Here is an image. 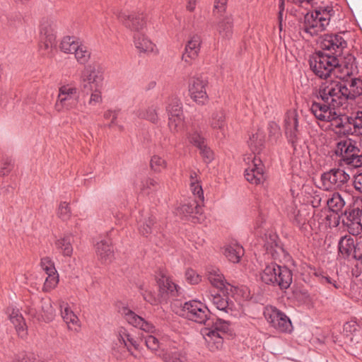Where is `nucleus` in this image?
Listing matches in <instances>:
<instances>
[{
	"instance_id": "obj_42",
	"label": "nucleus",
	"mask_w": 362,
	"mask_h": 362,
	"mask_svg": "<svg viewBox=\"0 0 362 362\" xmlns=\"http://www.w3.org/2000/svg\"><path fill=\"white\" fill-rule=\"evenodd\" d=\"M287 214L293 223L298 227L303 226L307 221L305 214L293 204L288 206Z\"/></svg>"
},
{
	"instance_id": "obj_55",
	"label": "nucleus",
	"mask_w": 362,
	"mask_h": 362,
	"mask_svg": "<svg viewBox=\"0 0 362 362\" xmlns=\"http://www.w3.org/2000/svg\"><path fill=\"white\" fill-rule=\"evenodd\" d=\"M102 88H96L94 89L89 90L90 92V97L88 100V104L90 105H96L97 104H100L103 101L102 93H101Z\"/></svg>"
},
{
	"instance_id": "obj_45",
	"label": "nucleus",
	"mask_w": 362,
	"mask_h": 362,
	"mask_svg": "<svg viewBox=\"0 0 362 362\" xmlns=\"http://www.w3.org/2000/svg\"><path fill=\"white\" fill-rule=\"evenodd\" d=\"M80 42L74 37L66 36L62 39L60 49L64 53H74L75 49L78 48Z\"/></svg>"
},
{
	"instance_id": "obj_19",
	"label": "nucleus",
	"mask_w": 362,
	"mask_h": 362,
	"mask_svg": "<svg viewBox=\"0 0 362 362\" xmlns=\"http://www.w3.org/2000/svg\"><path fill=\"white\" fill-rule=\"evenodd\" d=\"M118 19L129 29L136 33H144L146 27V20L144 13H126L119 12Z\"/></svg>"
},
{
	"instance_id": "obj_7",
	"label": "nucleus",
	"mask_w": 362,
	"mask_h": 362,
	"mask_svg": "<svg viewBox=\"0 0 362 362\" xmlns=\"http://www.w3.org/2000/svg\"><path fill=\"white\" fill-rule=\"evenodd\" d=\"M298 117L296 110H290L286 112L284 119L285 133L295 153H297L299 149H302L305 145L299 129Z\"/></svg>"
},
{
	"instance_id": "obj_47",
	"label": "nucleus",
	"mask_w": 362,
	"mask_h": 362,
	"mask_svg": "<svg viewBox=\"0 0 362 362\" xmlns=\"http://www.w3.org/2000/svg\"><path fill=\"white\" fill-rule=\"evenodd\" d=\"M350 135L362 136V112L355 117H350Z\"/></svg>"
},
{
	"instance_id": "obj_56",
	"label": "nucleus",
	"mask_w": 362,
	"mask_h": 362,
	"mask_svg": "<svg viewBox=\"0 0 362 362\" xmlns=\"http://www.w3.org/2000/svg\"><path fill=\"white\" fill-rule=\"evenodd\" d=\"M189 140L191 144L197 146L199 149L206 145L205 139L197 131L194 132L189 136Z\"/></svg>"
},
{
	"instance_id": "obj_11",
	"label": "nucleus",
	"mask_w": 362,
	"mask_h": 362,
	"mask_svg": "<svg viewBox=\"0 0 362 362\" xmlns=\"http://www.w3.org/2000/svg\"><path fill=\"white\" fill-rule=\"evenodd\" d=\"M103 74L99 66L89 65L81 74V88L84 93H88L89 90L103 88Z\"/></svg>"
},
{
	"instance_id": "obj_28",
	"label": "nucleus",
	"mask_w": 362,
	"mask_h": 362,
	"mask_svg": "<svg viewBox=\"0 0 362 362\" xmlns=\"http://www.w3.org/2000/svg\"><path fill=\"white\" fill-rule=\"evenodd\" d=\"M334 151L336 155L340 157L339 162L341 165L346 160V156H349L352 152L360 151V149L356 146L354 141L347 139L337 142Z\"/></svg>"
},
{
	"instance_id": "obj_23",
	"label": "nucleus",
	"mask_w": 362,
	"mask_h": 362,
	"mask_svg": "<svg viewBox=\"0 0 362 362\" xmlns=\"http://www.w3.org/2000/svg\"><path fill=\"white\" fill-rule=\"evenodd\" d=\"M6 313L11 322L15 326L18 336L21 338L25 337L27 335L26 325L20 310L14 306L11 305L7 308Z\"/></svg>"
},
{
	"instance_id": "obj_21",
	"label": "nucleus",
	"mask_w": 362,
	"mask_h": 362,
	"mask_svg": "<svg viewBox=\"0 0 362 362\" xmlns=\"http://www.w3.org/2000/svg\"><path fill=\"white\" fill-rule=\"evenodd\" d=\"M209 124L214 131L217 132L216 137L223 139L226 136L227 123L225 112L222 109L216 110L211 113Z\"/></svg>"
},
{
	"instance_id": "obj_25",
	"label": "nucleus",
	"mask_w": 362,
	"mask_h": 362,
	"mask_svg": "<svg viewBox=\"0 0 362 362\" xmlns=\"http://www.w3.org/2000/svg\"><path fill=\"white\" fill-rule=\"evenodd\" d=\"M202 204L198 200L190 198L187 203L182 204L177 208V213L192 220L197 218V215L202 214Z\"/></svg>"
},
{
	"instance_id": "obj_2",
	"label": "nucleus",
	"mask_w": 362,
	"mask_h": 362,
	"mask_svg": "<svg viewBox=\"0 0 362 362\" xmlns=\"http://www.w3.org/2000/svg\"><path fill=\"white\" fill-rule=\"evenodd\" d=\"M329 80L324 82L321 93L325 100L334 106H342L348 100H354L362 94V80L358 78L351 79Z\"/></svg>"
},
{
	"instance_id": "obj_15",
	"label": "nucleus",
	"mask_w": 362,
	"mask_h": 362,
	"mask_svg": "<svg viewBox=\"0 0 362 362\" xmlns=\"http://www.w3.org/2000/svg\"><path fill=\"white\" fill-rule=\"evenodd\" d=\"M206 78L202 75L192 77L189 81L188 90L191 98L199 105H204L208 100L206 87Z\"/></svg>"
},
{
	"instance_id": "obj_30",
	"label": "nucleus",
	"mask_w": 362,
	"mask_h": 362,
	"mask_svg": "<svg viewBox=\"0 0 362 362\" xmlns=\"http://www.w3.org/2000/svg\"><path fill=\"white\" fill-rule=\"evenodd\" d=\"M244 253L243 246L236 241H232L224 247L223 254L232 263H238Z\"/></svg>"
},
{
	"instance_id": "obj_29",
	"label": "nucleus",
	"mask_w": 362,
	"mask_h": 362,
	"mask_svg": "<svg viewBox=\"0 0 362 362\" xmlns=\"http://www.w3.org/2000/svg\"><path fill=\"white\" fill-rule=\"evenodd\" d=\"M159 356L164 362H188L185 354L177 348L175 343L169 345L166 350L163 349Z\"/></svg>"
},
{
	"instance_id": "obj_44",
	"label": "nucleus",
	"mask_w": 362,
	"mask_h": 362,
	"mask_svg": "<svg viewBox=\"0 0 362 362\" xmlns=\"http://www.w3.org/2000/svg\"><path fill=\"white\" fill-rule=\"evenodd\" d=\"M329 209L337 214L340 212L345 205V202L339 193H334L331 198L325 200Z\"/></svg>"
},
{
	"instance_id": "obj_26",
	"label": "nucleus",
	"mask_w": 362,
	"mask_h": 362,
	"mask_svg": "<svg viewBox=\"0 0 362 362\" xmlns=\"http://www.w3.org/2000/svg\"><path fill=\"white\" fill-rule=\"evenodd\" d=\"M201 43L202 40L199 35H192L185 46V53L182 57V60L187 63H190L192 59H194L199 54Z\"/></svg>"
},
{
	"instance_id": "obj_14",
	"label": "nucleus",
	"mask_w": 362,
	"mask_h": 362,
	"mask_svg": "<svg viewBox=\"0 0 362 362\" xmlns=\"http://www.w3.org/2000/svg\"><path fill=\"white\" fill-rule=\"evenodd\" d=\"M264 248L268 255L275 260H285L288 253L284 250L278 235L272 230H267L264 233Z\"/></svg>"
},
{
	"instance_id": "obj_6",
	"label": "nucleus",
	"mask_w": 362,
	"mask_h": 362,
	"mask_svg": "<svg viewBox=\"0 0 362 362\" xmlns=\"http://www.w3.org/2000/svg\"><path fill=\"white\" fill-rule=\"evenodd\" d=\"M336 65H338L337 56L332 55L325 51L320 52L310 62L312 71L322 78H327L332 75L335 76Z\"/></svg>"
},
{
	"instance_id": "obj_35",
	"label": "nucleus",
	"mask_w": 362,
	"mask_h": 362,
	"mask_svg": "<svg viewBox=\"0 0 362 362\" xmlns=\"http://www.w3.org/2000/svg\"><path fill=\"white\" fill-rule=\"evenodd\" d=\"M117 339L121 345H123L129 351H131L132 347L135 349H139V343L130 334V333L124 327H120L117 332Z\"/></svg>"
},
{
	"instance_id": "obj_52",
	"label": "nucleus",
	"mask_w": 362,
	"mask_h": 362,
	"mask_svg": "<svg viewBox=\"0 0 362 362\" xmlns=\"http://www.w3.org/2000/svg\"><path fill=\"white\" fill-rule=\"evenodd\" d=\"M166 166L167 163L162 157L158 155L152 156L151 159V168L153 171L156 173L161 172Z\"/></svg>"
},
{
	"instance_id": "obj_63",
	"label": "nucleus",
	"mask_w": 362,
	"mask_h": 362,
	"mask_svg": "<svg viewBox=\"0 0 362 362\" xmlns=\"http://www.w3.org/2000/svg\"><path fill=\"white\" fill-rule=\"evenodd\" d=\"M119 113V110H107L104 113V117L106 119H112V121L108 124L109 127H112V126L116 124V119L117 118Z\"/></svg>"
},
{
	"instance_id": "obj_8",
	"label": "nucleus",
	"mask_w": 362,
	"mask_h": 362,
	"mask_svg": "<svg viewBox=\"0 0 362 362\" xmlns=\"http://www.w3.org/2000/svg\"><path fill=\"white\" fill-rule=\"evenodd\" d=\"M324 87V82L321 84L317 93V99L319 101H313L310 106V111L314 116L319 120L323 122L332 121L337 117L336 109L340 106H334L329 100H325L321 93V90Z\"/></svg>"
},
{
	"instance_id": "obj_3",
	"label": "nucleus",
	"mask_w": 362,
	"mask_h": 362,
	"mask_svg": "<svg viewBox=\"0 0 362 362\" xmlns=\"http://www.w3.org/2000/svg\"><path fill=\"white\" fill-rule=\"evenodd\" d=\"M264 142V135L261 131H257L250 136L248 145L252 151V154L247 156L244 160L247 164L245 170V177L250 183L259 185L264 180V174L262 160L257 154L259 153Z\"/></svg>"
},
{
	"instance_id": "obj_36",
	"label": "nucleus",
	"mask_w": 362,
	"mask_h": 362,
	"mask_svg": "<svg viewBox=\"0 0 362 362\" xmlns=\"http://www.w3.org/2000/svg\"><path fill=\"white\" fill-rule=\"evenodd\" d=\"M117 339L121 345H123L129 351H131L132 347L135 349H139V343L130 334V333L124 327H120L117 332Z\"/></svg>"
},
{
	"instance_id": "obj_13",
	"label": "nucleus",
	"mask_w": 362,
	"mask_h": 362,
	"mask_svg": "<svg viewBox=\"0 0 362 362\" xmlns=\"http://www.w3.org/2000/svg\"><path fill=\"white\" fill-rule=\"evenodd\" d=\"M56 22L49 17L42 18L40 25V45L41 49L49 52L55 46Z\"/></svg>"
},
{
	"instance_id": "obj_59",
	"label": "nucleus",
	"mask_w": 362,
	"mask_h": 362,
	"mask_svg": "<svg viewBox=\"0 0 362 362\" xmlns=\"http://www.w3.org/2000/svg\"><path fill=\"white\" fill-rule=\"evenodd\" d=\"M40 265L47 274L57 273L54 263L47 257L42 258Z\"/></svg>"
},
{
	"instance_id": "obj_20",
	"label": "nucleus",
	"mask_w": 362,
	"mask_h": 362,
	"mask_svg": "<svg viewBox=\"0 0 362 362\" xmlns=\"http://www.w3.org/2000/svg\"><path fill=\"white\" fill-rule=\"evenodd\" d=\"M355 57L352 54H347L346 57H338V65L335 68V77L339 79H345L347 76L352 75L356 66L354 64Z\"/></svg>"
},
{
	"instance_id": "obj_58",
	"label": "nucleus",
	"mask_w": 362,
	"mask_h": 362,
	"mask_svg": "<svg viewBox=\"0 0 362 362\" xmlns=\"http://www.w3.org/2000/svg\"><path fill=\"white\" fill-rule=\"evenodd\" d=\"M58 216L63 221H66L71 217V210L69 204L66 202H62L59 204L58 212Z\"/></svg>"
},
{
	"instance_id": "obj_31",
	"label": "nucleus",
	"mask_w": 362,
	"mask_h": 362,
	"mask_svg": "<svg viewBox=\"0 0 362 362\" xmlns=\"http://www.w3.org/2000/svg\"><path fill=\"white\" fill-rule=\"evenodd\" d=\"M276 279L277 282L275 284V286L285 290L291 286L293 281V273L288 267L277 264Z\"/></svg>"
},
{
	"instance_id": "obj_39",
	"label": "nucleus",
	"mask_w": 362,
	"mask_h": 362,
	"mask_svg": "<svg viewBox=\"0 0 362 362\" xmlns=\"http://www.w3.org/2000/svg\"><path fill=\"white\" fill-rule=\"evenodd\" d=\"M354 240L350 236L345 235L340 238L338 243L339 253L344 259H349L352 255L354 247Z\"/></svg>"
},
{
	"instance_id": "obj_1",
	"label": "nucleus",
	"mask_w": 362,
	"mask_h": 362,
	"mask_svg": "<svg viewBox=\"0 0 362 362\" xmlns=\"http://www.w3.org/2000/svg\"><path fill=\"white\" fill-rule=\"evenodd\" d=\"M182 312L187 319L204 325L201 334L211 351L222 348L223 335L230 332L228 321L211 315L208 308L199 300L185 302L182 306Z\"/></svg>"
},
{
	"instance_id": "obj_18",
	"label": "nucleus",
	"mask_w": 362,
	"mask_h": 362,
	"mask_svg": "<svg viewBox=\"0 0 362 362\" xmlns=\"http://www.w3.org/2000/svg\"><path fill=\"white\" fill-rule=\"evenodd\" d=\"M346 46L347 42L343 37L342 33L325 35L321 42L323 51L337 57L341 55Z\"/></svg>"
},
{
	"instance_id": "obj_16",
	"label": "nucleus",
	"mask_w": 362,
	"mask_h": 362,
	"mask_svg": "<svg viewBox=\"0 0 362 362\" xmlns=\"http://www.w3.org/2000/svg\"><path fill=\"white\" fill-rule=\"evenodd\" d=\"M349 175L339 168L332 169L321 175L322 186L325 190L341 187L349 181Z\"/></svg>"
},
{
	"instance_id": "obj_48",
	"label": "nucleus",
	"mask_w": 362,
	"mask_h": 362,
	"mask_svg": "<svg viewBox=\"0 0 362 362\" xmlns=\"http://www.w3.org/2000/svg\"><path fill=\"white\" fill-rule=\"evenodd\" d=\"M40 299L31 300L26 304L25 313L33 318L40 320L43 316L40 314Z\"/></svg>"
},
{
	"instance_id": "obj_57",
	"label": "nucleus",
	"mask_w": 362,
	"mask_h": 362,
	"mask_svg": "<svg viewBox=\"0 0 362 362\" xmlns=\"http://www.w3.org/2000/svg\"><path fill=\"white\" fill-rule=\"evenodd\" d=\"M36 357L33 353H19L15 355L12 362H35Z\"/></svg>"
},
{
	"instance_id": "obj_50",
	"label": "nucleus",
	"mask_w": 362,
	"mask_h": 362,
	"mask_svg": "<svg viewBox=\"0 0 362 362\" xmlns=\"http://www.w3.org/2000/svg\"><path fill=\"white\" fill-rule=\"evenodd\" d=\"M139 118L147 119L153 123L157 122L158 119L156 107H150L145 110H139L137 112Z\"/></svg>"
},
{
	"instance_id": "obj_38",
	"label": "nucleus",
	"mask_w": 362,
	"mask_h": 362,
	"mask_svg": "<svg viewBox=\"0 0 362 362\" xmlns=\"http://www.w3.org/2000/svg\"><path fill=\"white\" fill-rule=\"evenodd\" d=\"M233 21L230 16H226L217 24V31L223 40H229L233 35Z\"/></svg>"
},
{
	"instance_id": "obj_33",
	"label": "nucleus",
	"mask_w": 362,
	"mask_h": 362,
	"mask_svg": "<svg viewBox=\"0 0 362 362\" xmlns=\"http://www.w3.org/2000/svg\"><path fill=\"white\" fill-rule=\"evenodd\" d=\"M156 221L155 217L149 215L147 212L140 214L139 219L138 220V228L140 233L144 236H148L151 234L155 226Z\"/></svg>"
},
{
	"instance_id": "obj_60",
	"label": "nucleus",
	"mask_w": 362,
	"mask_h": 362,
	"mask_svg": "<svg viewBox=\"0 0 362 362\" xmlns=\"http://www.w3.org/2000/svg\"><path fill=\"white\" fill-rule=\"evenodd\" d=\"M341 166L346 165L349 168H357L362 166V156H355L354 158H346Z\"/></svg>"
},
{
	"instance_id": "obj_40",
	"label": "nucleus",
	"mask_w": 362,
	"mask_h": 362,
	"mask_svg": "<svg viewBox=\"0 0 362 362\" xmlns=\"http://www.w3.org/2000/svg\"><path fill=\"white\" fill-rule=\"evenodd\" d=\"M276 269L277 264L271 263L267 264L260 273V278L263 283L267 285L275 286L276 284Z\"/></svg>"
},
{
	"instance_id": "obj_5",
	"label": "nucleus",
	"mask_w": 362,
	"mask_h": 362,
	"mask_svg": "<svg viewBox=\"0 0 362 362\" xmlns=\"http://www.w3.org/2000/svg\"><path fill=\"white\" fill-rule=\"evenodd\" d=\"M122 314L129 324L147 333L142 337L141 339L144 340L145 344L149 350L158 356L163 349L166 350L167 347L163 348V343L157 337L151 334L155 330V327L151 323L146 321L143 317L139 316L127 308L123 309Z\"/></svg>"
},
{
	"instance_id": "obj_61",
	"label": "nucleus",
	"mask_w": 362,
	"mask_h": 362,
	"mask_svg": "<svg viewBox=\"0 0 362 362\" xmlns=\"http://www.w3.org/2000/svg\"><path fill=\"white\" fill-rule=\"evenodd\" d=\"M185 279L190 284H197L201 281L200 276L193 269H188L185 272Z\"/></svg>"
},
{
	"instance_id": "obj_51",
	"label": "nucleus",
	"mask_w": 362,
	"mask_h": 362,
	"mask_svg": "<svg viewBox=\"0 0 362 362\" xmlns=\"http://www.w3.org/2000/svg\"><path fill=\"white\" fill-rule=\"evenodd\" d=\"M40 314L43 316L42 313H44L46 320H52L54 316V310L53 309L51 301L49 299L47 300H40Z\"/></svg>"
},
{
	"instance_id": "obj_10",
	"label": "nucleus",
	"mask_w": 362,
	"mask_h": 362,
	"mask_svg": "<svg viewBox=\"0 0 362 362\" xmlns=\"http://www.w3.org/2000/svg\"><path fill=\"white\" fill-rule=\"evenodd\" d=\"M166 111L168 116V127L171 132H181L185 127V117L182 111V105L177 97L168 99Z\"/></svg>"
},
{
	"instance_id": "obj_54",
	"label": "nucleus",
	"mask_w": 362,
	"mask_h": 362,
	"mask_svg": "<svg viewBox=\"0 0 362 362\" xmlns=\"http://www.w3.org/2000/svg\"><path fill=\"white\" fill-rule=\"evenodd\" d=\"M190 190L194 197L192 199L204 202V192L199 182H190Z\"/></svg>"
},
{
	"instance_id": "obj_4",
	"label": "nucleus",
	"mask_w": 362,
	"mask_h": 362,
	"mask_svg": "<svg viewBox=\"0 0 362 362\" xmlns=\"http://www.w3.org/2000/svg\"><path fill=\"white\" fill-rule=\"evenodd\" d=\"M334 13L330 6L319 7L314 11L308 12L304 16L300 29L310 36L317 35L326 29Z\"/></svg>"
},
{
	"instance_id": "obj_46",
	"label": "nucleus",
	"mask_w": 362,
	"mask_h": 362,
	"mask_svg": "<svg viewBox=\"0 0 362 362\" xmlns=\"http://www.w3.org/2000/svg\"><path fill=\"white\" fill-rule=\"evenodd\" d=\"M158 185V182L153 178L144 177L141 179L139 183H136V186L143 193L149 194L151 191L156 189Z\"/></svg>"
},
{
	"instance_id": "obj_53",
	"label": "nucleus",
	"mask_w": 362,
	"mask_h": 362,
	"mask_svg": "<svg viewBox=\"0 0 362 362\" xmlns=\"http://www.w3.org/2000/svg\"><path fill=\"white\" fill-rule=\"evenodd\" d=\"M59 282L57 272L54 274H47L45 279L42 290L48 292L56 287Z\"/></svg>"
},
{
	"instance_id": "obj_64",
	"label": "nucleus",
	"mask_w": 362,
	"mask_h": 362,
	"mask_svg": "<svg viewBox=\"0 0 362 362\" xmlns=\"http://www.w3.org/2000/svg\"><path fill=\"white\" fill-rule=\"evenodd\" d=\"M351 258L360 260L362 259V241L354 242V247H353Z\"/></svg>"
},
{
	"instance_id": "obj_62",
	"label": "nucleus",
	"mask_w": 362,
	"mask_h": 362,
	"mask_svg": "<svg viewBox=\"0 0 362 362\" xmlns=\"http://www.w3.org/2000/svg\"><path fill=\"white\" fill-rule=\"evenodd\" d=\"M200 154L202 155L204 161L206 163H211L214 158V155L213 151L206 145L199 148Z\"/></svg>"
},
{
	"instance_id": "obj_32",
	"label": "nucleus",
	"mask_w": 362,
	"mask_h": 362,
	"mask_svg": "<svg viewBox=\"0 0 362 362\" xmlns=\"http://www.w3.org/2000/svg\"><path fill=\"white\" fill-rule=\"evenodd\" d=\"M344 216L345 218L342 220L344 223H346V225L356 223L361 227V217L362 216V200L356 202L353 209L346 210L344 214Z\"/></svg>"
},
{
	"instance_id": "obj_24",
	"label": "nucleus",
	"mask_w": 362,
	"mask_h": 362,
	"mask_svg": "<svg viewBox=\"0 0 362 362\" xmlns=\"http://www.w3.org/2000/svg\"><path fill=\"white\" fill-rule=\"evenodd\" d=\"M95 252L103 264L110 263L114 259L112 243L108 238L103 239L95 244Z\"/></svg>"
},
{
	"instance_id": "obj_37",
	"label": "nucleus",
	"mask_w": 362,
	"mask_h": 362,
	"mask_svg": "<svg viewBox=\"0 0 362 362\" xmlns=\"http://www.w3.org/2000/svg\"><path fill=\"white\" fill-rule=\"evenodd\" d=\"M72 240V234H66L55 241V247L64 256L71 257L73 253Z\"/></svg>"
},
{
	"instance_id": "obj_49",
	"label": "nucleus",
	"mask_w": 362,
	"mask_h": 362,
	"mask_svg": "<svg viewBox=\"0 0 362 362\" xmlns=\"http://www.w3.org/2000/svg\"><path fill=\"white\" fill-rule=\"evenodd\" d=\"M74 53L77 62L81 64L87 63L90 57V50L81 42L78 44V48L76 49Z\"/></svg>"
},
{
	"instance_id": "obj_43",
	"label": "nucleus",
	"mask_w": 362,
	"mask_h": 362,
	"mask_svg": "<svg viewBox=\"0 0 362 362\" xmlns=\"http://www.w3.org/2000/svg\"><path fill=\"white\" fill-rule=\"evenodd\" d=\"M209 300L216 306V308L224 313H228L232 310L228 300V297L222 296L219 293H211L209 296Z\"/></svg>"
},
{
	"instance_id": "obj_9",
	"label": "nucleus",
	"mask_w": 362,
	"mask_h": 362,
	"mask_svg": "<svg viewBox=\"0 0 362 362\" xmlns=\"http://www.w3.org/2000/svg\"><path fill=\"white\" fill-rule=\"evenodd\" d=\"M78 103V92L76 87L71 84L63 85L59 88L54 110L61 112L74 108Z\"/></svg>"
},
{
	"instance_id": "obj_27",
	"label": "nucleus",
	"mask_w": 362,
	"mask_h": 362,
	"mask_svg": "<svg viewBox=\"0 0 362 362\" xmlns=\"http://www.w3.org/2000/svg\"><path fill=\"white\" fill-rule=\"evenodd\" d=\"M59 305L62 317L69 329L77 331L80 328V321L77 315L70 309L67 303L59 300Z\"/></svg>"
},
{
	"instance_id": "obj_41",
	"label": "nucleus",
	"mask_w": 362,
	"mask_h": 362,
	"mask_svg": "<svg viewBox=\"0 0 362 362\" xmlns=\"http://www.w3.org/2000/svg\"><path fill=\"white\" fill-rule=\"evenodd\" d=\"M332 125L338 129L337 132L343 134L344 135H350V117L341 115L337 112V117L332 121Z\"/></svg>"
},
{
	"instance_id": "obj_34",
	"label": "nucleus",
	"mask_w": 362,
	"mask_h": 362,
	"mask_svg": "<svg viewBox=\"0 0 362 362\" xmlns=\"http://www.w3.org/2000/svg\"><path fill=\"white\" fill-rule=\"evenodd\" d=\"M207 278L211 284L222 290L226 286V279L220 269L215 267H210L207 269Z\"/></svg>"
},
{
	"instance_id": "obj_22",
	"label": "nucleus",
	"mask_w": 362,
	"mask_h": 362,
	"mask_svg": "<svg viewBox=\"0 0 362 362\" xmlns=\"http://www.w3.org/2000/svg\"><path fill=\"white\" fill-rule=\"evenodd\" d=\"M134 45L139 53L156 54L158 52L156 45L144 34L136 33L133 35Z\"/></svg>"
},
{
	"instance_id": "obj_12",
	"label": "nucleus",
	"mask_w": 362,
	"mask_h": 362,
	"mask_svg": "<svg viewBox=\"0 0 362 362\" xmlns=\"http://www.w3.org/2000/svg\"><path fill=\"white\" fill-rule=\"evenodd\" d=\"M267 322L280 332H290L292 324L285 313L273 306L267 307L264 312Z\"/></svg>"
},
{
	"instance_id": "obj_17",
	"label": "nucleus",
	"mask_w": 362,
	"mask_h": 362,
	"mask_svg": "<svg viewBox=\"0 0 362 362\" xmlns=\"http://www.w3.org/2000/svg\"><path fill=\"white\" fill-rule=\"evenodd\" d=\"M157 283L159 293L163 299H176L184 296L183 289L174 283L169 276L161 274L160 277L157 280Z\"/></svg>"
}]
</instances>
